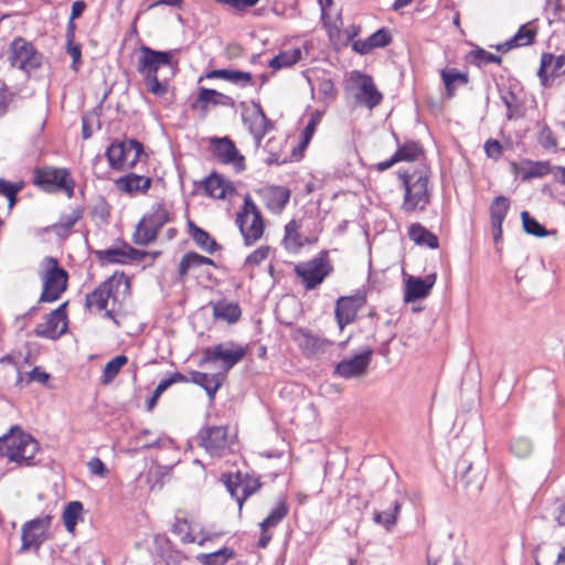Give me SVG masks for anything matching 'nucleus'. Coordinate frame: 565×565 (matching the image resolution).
Wrapping results in <instances>:
<instances>
[{"instance_id":"338daca9","label":"nucleus","mask_w":565,"mask_h":565,"mask_svg":"<svg viewBox=\"0 0 565 565\" xmlns=\"http://www.w3.org/2000/svg\"><path fill=\"white\" fill-rule=\"evenodd\" d=\"M319 95L324 99H333L337 95V90L332 79L323 78L319 81L317 86Z\"/></svg>"},{"instance_id":"9b49d317","label":"nucleus","mask_w":565,"mask_h":565,"mask_svg":"<svg viewBox=\"0 0 565 565\" xmlns=\"http://www.w3.org/2000/svg\"><path fill=\"white\" fill-rule=\"evenodd\" d=\"M140 56L137 61V72L142 76L158 74L161 66H172L173 51H158L142 44L139 47Z\"/></svg>"},{"instance_id":"13d9d810","label":"nucleus","mask_w":565,"mask_h":565,"mask_svg":"<svg viewBox=\"0 0 565 565\" xmlns=\"http://www.w3.org/2000/svg\"><path fill=\"white\" fill-rule=\"evenodd\" d=\"M52 524V516L50 514L38 516L25 522L23 525L26 526V531L36 530L43 535H47Z\"/></svg>"},{"instance_id":"72a5a7b5","label":"nucleus","mask_w":565,"mask_h":565,"mask_svg":"<svg viewBox=\"0 0 565 565\" xmlns=\"http://www.w3.org/2000/svg\"><path fill=\"white\" fill-rule=\"evenodd\" d=\"M289 505L287 503L286 498H280L276 505L271 509L267 518H265L260 523L259 527L271 529L276 527L288 514Z\"/></svg>"},{"instance_id":"2f4dec72","label":"nucleus","mask_w":565,"mask_h":565,"mask_svg":"<svg viewBox=\"0 0 565 565\" xmlns=\"http://www.w3.org/2000/svg\"><path fill=\"white\" fill-rule=\"evenodd\" d=\"M393 154L397 162H413L424 154V149L419 141L408 140L404 145H398Z\"/></svg>"},{"instance_id":"e2e57ef3","label":"nucleus","mask_w":565,"mask_h":565,"mask_svg":"<svg viewBox=\"0 0 565 565\" xmlns=\"http://www.w3.org/2000/svg\"><path fill=\"white\" fill-rule=\"evenodd\" d=\"M270 247L269 246H260L254 252H252L245 259L244 266H258L260 265L269 255Z\"/></svg>"},{"instance_id":"e433bc0d","label":"nucleus","mask_w":565,"mask_h":565,"mask_svg":"<svg viewBox=\"0 0 565 565\" xmlns=\"http://www.w3.org/2000/svg\"><path fill=\"white\" fill-rule=\"evenodd\" d=\"M242 495L236 497L239 511L242 510L244 502L262 488L259 478L254 475L242 472Z\"/></svg>"},{"instance_id":"f3484780","label":"nucleus","mask_w":565,"mask_h":565,"mask_svg":"<svg viewBox=\"0 0 565 565\" xmlns=\"http://www.w3.org/2000/svg\"><path fill=\"white\" fill-rule=\"evenodd\" d=\"M224 106L233 108L235 100L221 92L213 88L199 87L198 96L191 104V109L199 110L201 118H205L210 107Z\"/></svg>"},{"instance_id":"393cba45","label":"nucleus","mask_w":565,"mask_h":565,"mask_svg":"<svg viewBox=\"0 0 565 565\" xmlns=\"http://www.w3.org/2000/svg\"><path fill=\"white\" fill-rule=\"evenodd\" d=\"M253 113L242 114L244 125L249 132L260 130L264 128H274V122L267 117L259 102L252 100Z\"/></svg>"},{"instance_id":"6ab92c4d","label":"nucleus","mask_w":565,"mask_h":565,"mask_svg":"<svg viewBox=\"0 0 565 565\" xmlns=\"http://www.w3.org/2000/svg\"><path fill=\"white\" fill-rule=\"evenodd\" d=\"M199 445L210 454L218 452L227 446V428L225 426H205L196 436Z\"/></svg>"},{"instance_id":"8fccbe9b","label":"nucleus","mask_w":565,"mask_h":565,"mask_svg":"<svg viewBox=\"0 0 565 565\" xmlns=\"http://www.w3.org/2000/svg\"><path fill=\"white\" fill-rule=\"evenodd\" d=\"M321 119H322V114L319 110H316L310 115L309 121L307 122L306 127L301 131V137H300V141L298 145V148L300 150L308 147V145L310 143V141L315 135L316 128L320 124Z\"/></svg>"},{"instance_id":"9d476101","label":"nucleus","mask_w":565,"mask_h":565,"mask_svg":"<svg viewBox=\"0 0 565 565\" xmlns=\"http://www.w3.org/2000/svg\"><path fill=\"white\" fill-rule=\"evenodd\" d=\"M366 303V294L358 290L351 296H341L335 301L334 317L338 327L341 331L344 328L354 322L359 310H361Z\"/></svg>"},{"instance_id":"3c124183","label":"nucleus","mask_w":565,"mask_h":565,"mask_svg":"<svg viewBox=\"0 0 565 565\" xmlns=\"http://www.w3.org/2000/svg\"><path fill=\"white\" fill-rule=\"evenodd\" d=\"M200 266H202L200 254H198L196 252L185 253L182 256L181 262L178 266L179 280L183 281L191 268Z\"/></svg>"},{"instance_id":"c9c22d12","label":"nucleus","mask_w":565,"mask_h":565,"mask_svg":"<svg viewBox=\"0 0 565 565\" xmlns=\"http://www.w3.org/2000/svg\"><path fill=\"white\" fill-rule=\"evenodd\" d=\"M142 220L159 233L164 224L171 222V216L163 203H156L152 205L151 212L145 215Z\"/></svg>"},{"instance_id":"0eeeda50","label":"nucleus","mask_w":565,"mask_h":565,"mask_svg":"<svg viewBox=\"0 0 565 565\" xmlns=\"http://www.w3.org/2000/svg\"><path fill=\"white\" fill-rule=\"evenodd\" d=\"M247 352L248 347L241 345L234 341L218 343L203 349L199 365L203 366L205 363L221 361L223 371L227 373L245 358Z\"/></svg>"},{"instance_id":"c85d7f7f","label":"nucleus","mask_w":565,"mask_h":565,"mask_svg":"<svg viewBox=\"0 0 565 565\" xmlns=\"http://www.w3.org/2000/svg\"><path fill=\"white\" fill-rule=\"evenodd\" d=\"M408 236L418 246H426L430 249L439 247L438 236L420 223H413L409 225Z\"/></svg>"},{"instance_id":"aec40b11","label":"nucleus","mask_w":565,"mask_h":565,"mask_svg":"<svg viewBox=\"0 0 565 565\" xmlns=\"http://www.w3.org/2000/svg\"><path fill=\"white\" fill-rule=\"evenodd\" d=\"M359 81L358 92L355 93V102L363 104L367 108L373 109L381 104L383 95L376 88L373 78L367 74L356 72Z\"/></svg>"},{"instance_id":"7ed1b4c3","label":"nucleus","mask_w":565,"mask_h":565,"mask_svg":"<svg viewBox=\"0 0 565 565\" xmlns=\"http://www.w3.org/2000/svg\"><path fill=\"white\" fill-rule=\"evenodd\" d=\"M397 177L404 188V201L402 209L411 213L416 209L424 211L430 202V192L428 190L429 177L426 173H409L408 170L399 169Z\"/></svg>"},{"instance_id":"f257e3e1","label":"nucleus","mask_w":565,"mask_h":565,"mask_svg":"<svg viewBox=\"0 0 565 565\" xmlns=\"http://www.w3.org/2000/svg\"><path fill=\"white\" fill-rule=\"evenodd\" d=\"M39 450V441L19 425L11 426L8 433L0 437V457L20 467L38 465L35 455Z\"/></svg>"},{"instance_id":"774afa93","label":"nucleus","mask_w":565,"mask_h":565,"mask_svg":"<svg viewBox=\"0 0 565 565\" xmlns=\"http://www.w3.org/2000/svg\"><path fill=\"white\" fill-rule=\"evenodd\" d=\"M539 142L545 149L555 148L557 146L554 132L547 125L542 127V129L540 130Z\"/></svg>"},{"instance_id":"7c9ffc66","label":"nucleus","mask_w":565,"mask_h":565,"mask_svg":"<svg viewBox=\"0 0 565 565\" xmlns=\"http://www.w3.org/2000/svg\"><path fill=\"white\" fill-rule=\"evenodd\" d=\"M84 505L81 501L68 502L63 511V523L68 533H74L79 520L83 519Z\"/></svg>"},{"instance_id":"a19ab883","label":"nucleus","mask_w":565,"mask_h":565,"mask_svg":"<svg viewBox=\"0 0 565 565\" xmlns=\"http://www.w3.org/2000/svg\"><path fill=\"white\" fill-rule=\"evenodd\" d=\"M401 511V503L398 500L392 502L391 509L374 512L373 520L375 523L383 525L386 530H391L397 521V516Z\"/></svg>"},{"instance_id":"79ce46f5","label":"nucleus","mask_w":565,"mask_h":565,"mask_svg":"<svg viewBox=\"0 0 565 565\" xmlns=\"http://www.w3.org/2000/svg\"><path fill=\"white\" fill-rule=\"evenodd\" d=\"M124 143L120 140H114L106 149V158L109 167L116 171L124 170Z\"/></svg>"},{"instance_id":"412c9836","label":"nucleus","mask_w":565,"mask_h":565,"mask_svg":"<svg viewBox=\"0 0 565 565\" xmlns=\"http://www.w3.org/2000/svg\"><path fill=\"white\" fill-rule=\"evenodd\" d=\"M455 473L459 476L465 487H473L477 491L482 489L486 478L483 469L475 467L473 462L467 456L459 458L455 467Z\"/></svg>"},{"instance_id":"603ef678","label":"nucleus","mask_w":565,"mask_h":565,"mask_svg":"<svg viewBox=\"0 0 565 565\" xmlns=\"http://www.w3.org/2000/svg\"><path fill=\"white\" fill-rule=\"evenodd\" d=\"M524 163L529 164V169L524 171L522 180H530L534 178H542L551 172L548 161H531L525 160Z\"/></svg>"},{"instance_id":"680f3d73","label":"nucleus","mask_w":565,"mask_h":565,"mask_svg":"<svg viewBox=\"0 0 565 565\" xmlns=\"http://www.w3.org/2000/svg\"><path fill=\"white\" fill-rule=\"evenodd\" d=\"M14 96L15 94L10 90L9 86L6 83H2L0 87V118L8 114Z\"/></svg>"},{"instance_id":"20e7f679","label":"nucleus","mask_w":565,"mask_h":565,"mask_svg":"<svg viewBox=\"0 0 565 565\" xmlns=\"http://www.w3.org/2000/svg\"><path fill=\"white\" fill-rule=\"evenodd\" d=\"M32 183L45 193L64 192L68 199L74 196L76 185L70 169L53 166L35 167Z\"/></svg>"},{"instance_id":"a878e982","label":"nucleus","mask_w":565,"mask_h":565,"mask_svg":"<svg viewBox=\"0 0 565 565\" xmlns=\"http://www.w3.org/2000/svg\"><path fill=\"white\" fill-rule=\"evenodd\" d=\"M82 217V210H73L71 214H62L60 216V220L46 227H43L40 230L41 233H49L53 232L58 236L60 238L67 237L68 233L72 231L74 225L78 222V220Z\"/></svg>"},{"instance_id":"39448f33","label":"nucleus","mask_w":565,"mask_h":565,"mask_svg":"<svg viewBox=\"0 0 565 565\" xmlns=\"http://www.w3.org/2000/svg\"><path fill=\"white\" fill-rule=\"evenodd\" d=\"M235 223L246 246H250L262 238L265 231V221L249 194L245 195L242 211L237 213Z\"/></svg>"},{"instance_id":"37998d69","label":"nucleus","mask_w":565,"mask_h":565,"mask_svg":"<svg viewBox=\"0 0 565 565\" xmlns=\"http://www.w3.org/2000/svg\"><path fill=\"white\" fill-rule=\"evenodd\" d=\"M536 35L537 25L535 21H530L525 24H522L512 38L520 47L533 44L535 42Z\"/></svg>"},{"instance_id":"dca6fc26","label":"nucleus","mask_w":565,"mask_h":565,"mask_svg":"<svg viewBox=\"0 0 565 565\" xmlns=\"http://www.w3.org/2000/svg\"><path fill=\"white\" fill-rule=\"evenodd\" d=\"M213 154L223 164H233L237 172L246 170L245 157L239 153L233 140L225 136L213 138Z\"/></svg>"},{"instance_id":"a18cd8bd","label":"nucleus","mask_w":565,"mask_h":565,"mask_svg":"<svg viewBox=\"0 0 565 565\" xmlns=\"http://www.w3.org/2000/svg\"><path fill=\"white\" fill-rule=\"evenodd\" d=\"M510 209V200L504 195L494 198L490 205V222L503 223Z\"/></svg>"},{"instance_id":"4c0bfd02","label":"nucleus","mask_w":565,"mask_h":565,"mask_svg":"<svg viewBox=\"0 0 565 565\" xmlns=\"http://www.w3.org/2000/svg\"><path fill=\"white\" fill-rule=\"evenodd\" d=\"M299 227V224L295 220H291L286 224L284 236V245L286 249L296 252L305 245V242L301 241Z\"/></svg>"},{"instance_id":"6e6552de","label":"nucleus","mask_w":565,"mask_h":565,"mask_svg":"<svg viewBox=\"0 0 565 565\" xmlns=\"http://www.w3.org/2000/svg\"><path fill=\"white\" fill-rule=\"evenodd\" d=\"M43 54L39 52L32 42L21 36L14 38L8 47V61L12 67H17L25 73L41 67Z\"/></svg>"},{"instance_id":"58836bf2","label":"nucleus","mask_w":565,"mask_h":565,"mask_svg":"<svg viewBox=\"0 0 565 565\" xmlns=\"http://www.w3.org/2000/svg\"><path fill=\"white\" fill-rule=\"evenodd\" d=\"M49 535H43L36 530L26 531V526H22L21 532V548L20 552H25L33 548L38 552L41 545L47 540Z\"/></svg>"},{"instance_id":"1a4fd4ad","label":"nucleus","mask_w":565,"mask_h":565,"mask_svg":"<svg viewBox=\"0 0 565 565\" xmlns=\"http://www.w3.org/2000/svg\"><path fill=\"white\" fill-rule=\"evenodd\" d=\"M68 330L67 301L61 303L44 318V322L36 324L33 333L39 338L57 340Z\"/></svg>"},{"instance_id":"4d7b16f0","label":"nucleus","mask_w":565,"mask_h":565,"mask_svg":"<svg viewBox=\"0 0 565 565\" xmlns=\"http://www.w3.org/2000/svg\"><path fill=\"white\" fill-rule=\"evenodd\" d=\"M221 480L223 481L224 486L226 487V490L230 492V494L236 499V497H239L237 494V490L242 488V472L237 471L236 473H224L221 477Z\"/></svg>"},{"instance_id":"b1692460","label":"nucleus","mask_w":565,"mask_h":565,"mask_svg":"<svg viewBox=\"0 0 565 565\" xmlns=\"http://www.w3.org/2000/svg\"><path fill=\"white\" fill-rule=\"evenodd\" d=\"M189 234L196 246L209 254H214L221 249L222 246L210 235L207 231L194 224L193 221H189Z\"/></svg>"},{"instance_id":"473e14b6","label":"nucleus","mask_w":565,"mask_h":565,"mask_svg":"<svg viewBox=\"0 0 565 565\" xmlns=\"http://www.w3.org/2000/svg\"><path fill=\"white\" fill-rule=\"evenodd\" d=\"M234 555L233 548L225 546L212 553H200L196 561L201 565H225Z\"/></svg>"},{"instance_id":"ea45409f","label":"nucleus","mask_w":565,"mask_h":565,"mask_svg":"<svg viewBox=\"0 0 565 565\" xmlns=\"http://www.w3.org/2000/svg\"><path fill=\"white\" fill-rule=\"evenodd\" d=\"M521 221L523 231L535 237H545L555 231L550 232L541 224L535 217H533L527 211L521 212Z\"/></svg>"},{"instance_id":"09e8293b","label":"nucleus","mask_w":565,"mask_h":565,"mask_svg":"<svg viewBox=\"0 0 565 565\" xmlns=\"http://www.w3.org/2000/svg\"><path fill=\"white\" fill-rule=\"evenodd\" d=\"M468 56L471 58L470 62L477 67H482L489 63L501 64L502 57L500 55H495L486 51L482 47L477 46L475 50L470 51Z\"/></svg>"},{"instance_id":"f03ea898","label":"nucleus","mask_w":565,"mask_h":565,"mask_svg":"<svg viewBox=\"0 0 565 565\" xmlns=\"http://www.w3.org/2000/svg\"><path fill=\"white\" fill-rule=\"evenodd\" d=\"M41 267L42 292L39 302L57 301L67 289L68 273L53 256H45L41 262Z\"/></svg>"},{"instance_id":"2eb2a0df","label":"nucleus","mask_w":565,"mask_h":565,"mask_svg":"<svg viewBox=\"0 0 565 565\" xmlns=\"http://www.w3.org/2000/svg\"><path fill=\"white\" fill-rule=\"evenodd\" d=\"M292 339L299 342V347L306 358H313L324 354L333 342L327 338L320 337L308 328H298L292 333Z\"/></svg>"},{"instance_id":"c03bdc74","label":"nucleus","mask_w":565,"mask_h":565,"mask_svg":"<svg viewBox=\"0 0 565 565\" xmlns=\"http://www.w3.org/2000/svg\"><path fill=\"white\" fill-rule=\"evenodd\" d=\"M158 232L156 228L146 223L145 220H140L137 224L136 232L134 233L132 241L137 245L147 246L151 242L156 241Z\"/></svg>"},{"instance_id":"a211bd4d","label":"nucleus","mask_w":565,"mask_h":565,"mask_svg":"<svg viewBox=\"0 0 565 565\" xmlns=\"http://www.w3.org/2000/svg\"><path fill=\"white\" fill-rule=\"evenodd\" d=\"M437 279L436 273L425 277L409 276L405 281L404 301L412 303L429 296Z\"/></svg>"},{"instance_id":"4468645a","label":"nucleus","mask_w":565,"mask_h":565,"mask_svg":"<svg viewBox=\"0 0 565 565\" xmlns=\"http://www.w3.org/2000/svg\"><path fill=\"white\" fill-rule=\"evenodd\" d=\"M122 247H109L107 249L95 250L94 255L100 265L105 264H128L129 260H142L147 256L146 250L137 249L125 241Z\"/></svg>"},{"instance_id":"f8f14e48","label":"nucleus","mask_w":565,"mask_h":565,"mask_svg":"<svg viewBox=\"0 0 565 565\" xmlns=\"http://www.w3.org/2000/svg\"><path fill=\"white\" fill-rule=\"evenodd\" d=\"M121 284L129 286V279L124 273H120L119 275L115 273L113 276L99 284L92 292L86 295L85 307L90 309L95 306L99 311L106 310L108 300L110 298H115V285L119 287Z\"/></svg>"},{"instance_id":"69168bd1","label":"nucleus","mask_w":565,"mask_h":565,"mask_svg":"<svg viewBox=\"0 0 565 565\" xmlns=\"http://www.w3.org/2000/svg\"><path fill=\"white\" fill-rule=\"evenodd\" d=\"M484 152L488 158L493 159L494 161H498L503 153V147L501 142L497 139L489 138L484 142Z\"/></svg>"},{"instance_id":"864d4df0","label":"nucleus","mask_w":565,"mask_h":565,"mask_svg":"<svg viewBox=\"0 0 565 565\" xmlns=\"http://www.w3.org/2000/svg\"><path fill=\"white\" fill-rule=\"evenodd\" d=\"M172 532L180 536V540L184 544L195 542V537L191 533V525L186 519H177L172 526Z\"/></svg>"},{"instance_id":"de8ad7c7","label":"nucleus","mask_w":565,"mask_h":565,"mask_svg":"<svg viewBox=\"0 0 565 565\" xmlns=\"http://www.w3.org/2000/svg\"><path fill=\"white\" fill-rule=\"evenodd\" d=\"M115 185L117 190L130 196L140 193V182L138 181V174L135 172H129L118 178L115 181Z\"/></svg>"},{"instance_id":"0e129e2a","label":"nucleus","mask_w":565,"mask_h":565,"mask_svg":"<svg viewBox=\"0 0 565 565\" xmlns=\"http://www.w3.org/2000/svg\"><path fill=\"white\" fill-rule=\"evenodd\" d=\"M553 61L554 55L552 53H543L541 56V65L537 71V76L541 84L545 87L548 85L547 68L552 65Z\"/></svg>"},{"instance_id":"ddd939ff","label":"nucleus","mask_w":565,"mask_h":565,"mask_svg":"<svg viewBox=\"0 0 565 565\" xmlns=\"http://www.w3.org/2000/svg\"><path fill=\"white\" fill-rule=\"evenodd\" d=\"M373 353L374 350L366 347L353 356L341 360L335 364L333 374L347 380L363 376L370 366Z\"/></svg>"},{"instance_id":"5701e85b","label":"nucleus","mask_w":565,"mask_h":565,"mask_svg":"<svg viewBox=\"0 0 565 565\" xmlns=\"http://www.w3.org/2000/svg\"><path fill=\"white\" fill-rule=\"evenodd\" d=\"M204 78L214 79L221 78L233 84L241 85L242 87L254 85L253 74L241 70L220 68L207 71L204 75L199 78L201 83Z\"/></svg>"},{"instance_id":"5fc2aeb1","label":"nucleus","mask_w":565,"mask_h":565,"mask_svg":"<svg viewBox=\"0 0 565 565\" xmlns=\"http://www.w3.org/2000/svg\"><path fill=\"white\" fill-rule=\"evenodd\" d=\"M533 449V444L527 437H518L511 441L510 450L519 458L527 457Z\"/></svg>"},{"instance_id":"cd10ccee","label":"nucleus","mask_w":565,"mask_h":565,"mask_svg":"<svg viewBox=\"0 0 565 565\" xmlns=\"http://www.w3.org/2000/svg\"><path fill=\"white\" fill-rule=\"evenodd\" d=\"M206 194L214 199H225L227 191H234L232 184L223 179L222 175L213 172L202 181Z\"/></svg>"},{"instance_id":"423d86ee","label":"nucleus","mask_w":565,"mask_h":565,"mask_svg":"<svg viewBox=\"0 0 565 565\" xmlns=\"http://www.w3.org/2000/svg\"><path fill=\"white\" fill-rule=\"evenodd\" d=\"M334 268L330 262L327 250H322L310 260L299 263L295 266V274L301 279L306 290H313L319 287Z\"/></svg>"},{"instance_id":"052dcab7","label":"nucleus","mask_w":565,"mask_h":565,"mask_svg":"<svg viewBox=\"0 0 565 565\" xmlns=\"http://www.w3.org/2000/svg\"><path fill=\"white\" fill-rule=\"evenodd\" d=\"M188 382H189V379L184 374H182L180 372H174V373L170 374L168 377L162 379L159 382V384L157 385V387L154 388V391H157V393L162 395L173 384L188 383Z\"/></svg>"},{"instance_id":"f704fd0d","label":"nucleus","mask_w":565,"mask_h":565,"mask_svg":"<svg viewBox=\"0 0 565 565\" xmlns=\"http://www.w3.org/2000/svg\"><path fill=\"white\" fill-rule=\"evenodd\" d=\"M301 55L302 53L300 49L282 51L268 61V66L276 71L285 67H291L301 60Z\"/></svg>"},{"instance_id":"bf43d9fd","label":"nucleus","mask_w":565,"mask_h":565,"mask_svg":"<svg viewBox=\"0 0 565 565\" xmlns=\"http://www.w3.org/2000/svg\"><path fill=\"white\" fill-rule=\"evenodd\" d=\"M393 41L391 31L387 28H381L369 36V42L372 43L374 49L386 47Z\"/></svg>"},{"instance_id":"c756f323","label":"nucleus","mask_w":565,"mask_h":565,"mask_svg":"<svg viewBox=\"0 0 565 565\" xmlns=\"http://www.w3.org/2000/svg\"><path fill=\"white\" fill-rule=\"evenodd\" d=\"M213 316L227 323H236L242 317V309L237 302L221 300L213 303Z\"/></svg>"},{"instance_id":"4be33fe9","label":"nucleus","mask_w":565,"mask_h":565,"mask_svg":"<svg viewBox=\"0 0 565 565\" xmlns=\"http://www.w3.org/2000/svg\"><path fill=\"white\" fill-rule=\"evenodd\" d=\"M267 209L280 213L290 200V190L282 185H268L258 191Z\"/></svg>"},{"instance_id":"49530a36","label":"nucleus","mask_w":565,"mask_h":565,"mask_svg":"<svg viewBox=\"0 0 565 565\" xmlns=\"http://www.w3.org/2000/svg\"><path fill=\"white\" fill-rule=\"evenodd\" d=\"M128 358L125 354H119L108 361L104 366L102 383L109 384L118 375L120 369L126 365Z\"/></svg>"},{"instance_id":"bb28decb","label":"nucleus","mask_w":565,"mask_h":565,"mask_svg":"<svg viewBox=\"0 0 565 565\" xmlns=\"http://www.w3.org/2000/svg\"><path fill=\"white\" fill-rule=\"evenodd\" d=\"M440 76L448 98H452L455 96L457 86H465L469 83L468 73L460 72L455 67H446L441 70Z\"/></svg>"},{"instance_id":"6e6d98bb","label":"nucleus","mask_w":565,"mask_h":565,"mask_svg":"<svg viewBox=\"0 0 565 565\" xmlns=\"http://www.w3.org/2000/svg\"><path fill=\"white\" fill-rule=\"evenodd\" d=\"M145 84L147 85L148 92L154 96H163L168 92V83L161 82L158 74L143 76Z\"/></svg>"}]
</instances>
